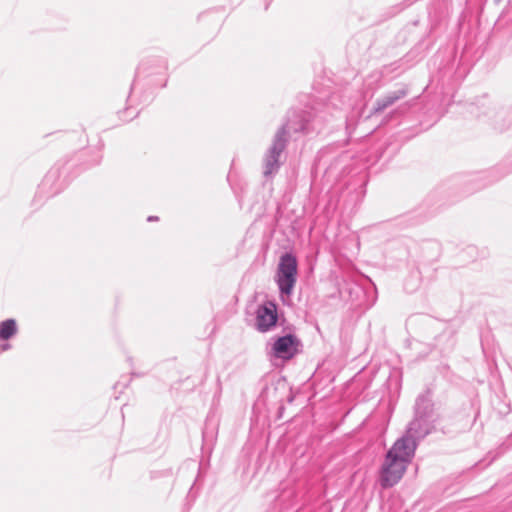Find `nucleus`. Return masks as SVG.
<instances>
[{
  "label": "nucleus",
  "mask_w": 512,
  "mask_h": 512,
  "mask_svg": "<svg viewBox=\"0 0 512 512\" xmlns=\"http://www.w3.org/2000/svg\"><path fill=\"white\" fill-rule=\"evenodd\" d=\"M93 149H94L93 158L89 161V163L91 165H96V164L100 163L101 158H102V155H101L102 145H98L97 147H95Z\"/></svg>",
  "instance_id": "obj_12"
},
{
  "label": "nucleus",
  "mask_w": 512,
  "mask_h": 512,
  "mask_svg": "<svg viewBox=\"0 0 512 512\" xmlns=\"http://www.w3.org/2000/svg\"><path fill=\"white\" fill-rule=\"evenodd\" d=\"M17 333V324L14 319L0 322V339L8 340Z\"/></svg>",
  "instance_id": "obj_10"
},
{
  "label": "nucleus",
  "mask_w": 512,
  "mask_h": 512,
  "mask_svg": "<svg viewBox=\"0 0 512 512\" xmlns=\"http://www.w3.org/2000/svg\"><path fill=\"white\" fill-rule=\"evenodd\" d=\"M68 141L77 148L78 144H85L87 142L84 130H73L68 132Z\"/></svg>",
  "instance_id": "obj_11"
},
{
  "label": "nucleus",
  "mask_w": 512,
  "mask_h": 512,
  "mask_svg": "<svg viewBox=\"0 0 512 512\" xmlns=\"http://www.w3.org/2000/svg\"><path fill=\"white\" fill-rule=\"evenodd\" d=\"M370 78H374V79H375V81H379V80H380V78H381V74H380V73H378V72H374V73H372V74L370 75Z\"/></svg>",
  "instance_id": "obj_13"
},
{
  "label": "nucleus",
  "mask_w": 512,
  "mask_h": 512,
  "mask_svg": "<svg viewBox=\"0 0 512 512\" xmlns=\"http://www.w3.org/2000/svg\"><path fill=\"white\" fill-rule=\"evenodd\" d=\"M299 339L292 334H287L277 338L273 344V354L276 358L291 359L297 352Z\"/></svg>",
  "instance_id": "obj_6"
},
{
  "label": "nucleus",
  "mask_w": 512,
  "mask_h": 512,
  "mask_svg": "<svg viewBox=\"0 0 512 512\" xmlns=\"http://www.w3.org/2000/svg\"><path fill=\"white\" fill-rule=\"evenodd\" d=\"M436 421L437 418L414 415L406 433L402 437L411 439L417 446L418 441L425 438L434 430Z\"/></svg>",
  "instance_id": "obj_4"
},
{
  "label": "nucleus",
  "mask_w": 512,
  "mask_h": 512,
  "mask_svg": "<svg viewBox=\"0 0 512 512\" xmlns=\"http://www.w3.org/2000/svg\"><path fill=\"white\" fill-rule=\"evenodd\" d=\"M8 348H9V345H4V346H3V349H4V350H6V349H8Z\"/></svg>",
  "instance_id": "obj_16"
},
{
  "label": "nucleus",
  "mask_w": 512,
  "mask_h": 512,
  "mask_svg": "<svg viewBox=\"0 0 512 512\" xmlns=\"http://www.w3.org/2000/svg\"><path fill=\"white\" fill-rule=\"evenodd\" d=\"M150 68L151 67L148 65L147 62H142L139 65L137 72H136V78L131 86V94L134 93V91L136 90V87L138 85V81L140 78L151 77L156 74L157 75L160 74V75L164 76L165 66L163 64L158 65L152 71H150Z\"/></svg>",
  "instance_id": "obj_9"
},
{
  "label": "nucleus",
  "mask_w": 512,
  "mask_h": 512,
  "mask_svg": "<svg viewBox=\"0 0 512 512\" xmlns=\"http://www.w3.org/2000/svg\"><path fill=\"white\" fill-rule=\"evenodd\" d=\"M147 220H148L149 222H151V221H157V220H158V217H157V216H149Z\"/></svg>",
  "instance_id": "obj_15"
},
{
  "label": "nucleus",
  "mask_w": 512,
  "mask_h": 512,
  "mask_svg": "<svg viewBox=\"0 0 512 512\" xmlns=\"http://www.w3.org/2000/svg\"><path fill=\"white\" fill-rule=\"evenodd\" d=\"M324 127V117L313 110H290L285 122L275 132L271 144L262 158L263 176H275L282 164V155L285 151L291 133H319Z\"/></svg>",
  "instance_id": "obj_1"
},
{
  "label": "nucleus",
  "mask_w": 512,
  "mask_h": 512,
  "mask_svg": "<svg viewBox=\"0 0 512 512\" xmlns=\"http://www.w3.org/2000/svg\"><path fill=\"white\" fill-rule=\"evenodd\" d=\"M414 415L437 418L434 414V404L432 402V395L429 390L420 394L415 402Z\"/></svg>",
  "instance_id": "obj_8"
},
{
  "label": "nucleus",
  "mask_w": 512,
  "mask_h": 512,
  "mask_svg": "<svg viewBox=\"0 0 512 512\" xmlns=\"http://www.w3.org/2000/svg\"><path fill=\"white\" fill-rule=\"evenodd\" d=\"M278 320L276 305L266 302L256 310L255 327L260 332H267L276 325Z\"/></svg>",
  "instance_id": "obj_5"
},
{
  "label": "nucleus",
  "mask_w": 512,
  "mask_h": 512,
  "mask_svg": "<svg viewBox=\"0 0 512 512\" xmlns=\"http://www.w3.org/2000/svg\"><path fill=\"white\" fill-rule=\"evenodd\" d=\"M151 84L156 86V85H159V86H163L164 83H162V81H155V80H151Z\"/></svg>",
  "instance_id": "obj_14"
},
{
  "label": "nucleus",
  "mask_w": 512,
  "mask_h": 512,
  "mask_svg": "<svg viewBox=\"0 0 512 512\" xmlns=\"http://www.w3.org/2000/svg\"><path fill=\"white\" fill-rule=\"evenodd\" d=\"M416 451V444L407 437H400L388 450L380 471V485L387 489L403 477Z\"/></svg>",
  "instance_id": "obj_2"
},
{
  "label": "nucleus",
  "mask_w": 512,
  "mask_h": 512,
  "mask_svg": "<svg viewBox=\"0 0 512 512\" xmlns=\"http://www.w3.org/2000/svg\"><path fill=\"white\" fill-rule=\"evenodd\" d=\"M409 93V90L406 86L390 91L386 93L385 95L379 97L373 106V109L371 111V115L379 114L386 110L387 108L394 105L397 101L405 98Z\"/></svg>",
  "instance_id": "obj_7"
},
{
  "label": "nucleus",
  "mask_w": 512,
  "mask_h": 512,
  "mask_svg": "<svg viewBox=\"0 0 512 512\" xmlns=\"http://www.w3.org/2000/svg\"><path fill=\"white\" fill-rule=\"evenodd\" d=\"M298 263L296 256L290 252L280 257L276 273V283L281 295H291L296 284Z\"/></svg>",
  "instance_id": "obj_3"
}]
</instances>
